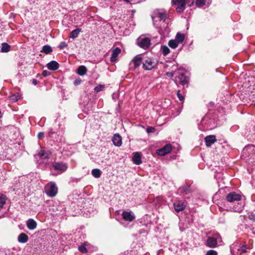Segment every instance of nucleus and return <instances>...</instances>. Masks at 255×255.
Segmentation results:
<instances>
[{"instance_id":"obj_1","label":"nucleus","mask_w":255,"mask_h":255,"mask_svg":"<svg viewBox=\"0 0 255 255\" xmlns=\"http://www.w3.org/2000/svg\"><path fill=\"white\" fill-rule=\"evenodd\" d=\"M243 155L249 162H255V146L251 144L246 146L243 150Z\"/></svg>"},{"instance_id":"obj_2","label":"nucleus","mask_w":255,"mask_h":255,"mask_svg":"<svg viewBox=\"0 0 255 255\" xmlns=\"http://www.w3.org/2000/svg\"><path fill=\"white\" fill-rule=\"evenodd\" d=\"M157 61L154 58L143 56L142 67L145 70H151L157 65Z\"/></svg>"},{"instance_id":"obj_3","label":"nucleus","mask_w":255,"mask_h":255,"mask_svg":"<svg viewBox=\"0 0 255 255\" xmlns=\"http://www.w3.org/2000/svg\"><path fill=\"white\" fill-rule=\"evenodd\" d=\"M44 190L47 196L50 197H54L57 194L58 187L55 182L51 181L45 186Z\"/></svg>"},{"instance_id":"obj_4","label":"nucleus","mask_w":255,"mask_h":255,"mask_svg":"<svg viewBox=\"0 0 255 255\" xmlns=\"http://www.w3.org/2000/svg\"><path fill=\"white\" fill-rule=\"evenodd\" d=\"M227 201L230 203H234L236 201H241L242 196L240 194L235 192H231L228 194L226 197Z\"/></svg>"},{"instance_id":"obj_5","label":"nucleus","mask_w":255,"mask_h":255,"mask_svg":"<svg viewBox=\"0 0 255 255\" xmlns=\"http://www.w3.org/2000/svg\"><path fill=\"white\" fill-rule=\"evenodd\" d=\"M189 0H172L173 3L177 5L176 10L177 12H182L184 9L185 5L188 2Z\"/></svg>"},{"instance_id":"obj_6","label":"nucleus","mask_w":255,"mask_h":255,"mask_svg":"<svg viewBox=\"0 0 255 255\" xmlns=\"http://www.w3.org/2000/svg\"><path fill=\"white\" fill-rule=\"evenodd\" d=\"M220 239L221 237L219 235L216 237H209L206 241V245L209 248H216L217 246L218 240Z\"/></svg>"},{"instance_id":"obj_7","label":"nucleus","mask_w":255,"mask_h":255,"mask_svg":"<svg viewBox=\"0 0 255 255\" xmlns=\"http://www.w3.org/2000/svg\"><path fill=\"white\" fill-rule=\"evenodd\" d=\"M122 216L124 220L129 222L133 221L135 218L134 214L131 211H123L122 214Z\"/></svg>"},{"instance_id":"obj_8","label":"nucleus","mask_w":255,"mask_h":255,"mask_svg":"<svg viewBox=\"0 0 255 255\" xmlns=\"http://www.w3.org/2000/svg\"><path fill=\"white\" fill-rule=\"evenodd\" d=\"M172 150V146L170 144H167L162 148L158 149L156 150V153L159 155L164 156Z\"/></svg>"},{"instance_id":"obj_9","label":"nucleus","mask_w":255,"mask_h":255,"mask_svg":"<svg viewBox=\"0 0 255 255\" xmlns=\"http://www.w3.org/2000/svg\"><path fill=\"white\" fill-rule=\"evenodd\" d=\"M157 18L160 21H162L163 22L166 23H167L166 21L167 19V14L164 12H158L157 13H155L152 16V19L154 22L155 19Z\"/></svg>"},{"instance_id":"obj_10","label":"nucleus","mask_w":255,"mask_h":255,"mask_svg":"<svg viewBox=\"0 0 255 255\" xmlns=\"http://www.w3.org/2000/svg\"><path fill=\"white\" fill-rule=\"evenodd\" d=\"M173 206L176 212L178 213L184 210L186 205L183 201L177 200L174 202Z\"/></svg>"},{"instance_id":"obj_11","label":"nucleus","mask_w":255,"mask_h":255,"mask_svg":"<svg viewBox=\"0 0 255 255\" xmlns=\"http://www.w3.org/2000/svg\"><path fill=\"white\" fill-rule=\"evenodd\" d=\"M53 167L55 170L62 172L65 171L68 168L67 164L63 162H55L53 164Z\"/></svg>"},{"instance_id":"obj_12","label":"nucleus","mask_w":255,"mask_h":255,"mask_svg":"<svg viewBox=\"0 0 255 255\" xmlns=\"http://www.w3.org/2000/svg\"><path fill=\"white\" fill-rule=\"evenodd\" d=\"M216 141V137L214 135H208L205 137V144L207 147H210Z\"/></svg>"},{"instance_id":"obj_13","label":"nucleus","mask_w":255,"mask_h":255,"mask_svg":"<svg viewBox=\"0 0 255 255\" xmlns=\"http://www.w3.org/2000/svg\"><path fill=\"white\" fill-rule=\"evenodd\" d=\"M138 45L143 49H147L150 45V39L149 38H143L138 42Z\"/></svg>"},{"instance_id":"obj_14","label":"nucleus","mask_w":255,"mask_h":255,"mask_svg":"<svg viewBox=\"0 0 255 255\" xmlns=\"http://www.w3.org/2000/svg\"><path fill=\"white\" fill-rule=\"evenodd\" d=\"M133 63L135 68L139 67L141 63L143 64V57H141L138 55L135 56L130 62V64Z\"/></svg>"},{"instance_id":"obj_15","label":"nucleus","mask_w":255,"mask_h":255,"mask_svg":"<svg viewBox=\"0 0 255 255\" xmlns=\"http://www.w3.org/2000/svg\"><path fill=\"white\" fill-rule=\"evenodd\" d=\"M121 52V50L120 48L117 47L112 50V56L110 60L112 62H115L117 60L118 57L120 53Z\"/></svg>"},{"instance_id":"obj_16","label":"nucleus","mask_w":255,"mask_h":255,"mask_svg":"<svg viewBox=\"0 0 255 255\" xmlns=\"http://www.w3.org/2000/svg\"><path fill=\"white\" fill-rule=\"evenodd\" d=\"M112 141L115 145L120 146L122 145V137L119 134H115L112 138Z\"/></svg>"},{"instance_id":"obj_17","label":"nucleus","mask_w":255,"mask_h":255,"mask_svg":"<svg viewBox=\"0 0 255 255\" xmlns=\"http://www.w3.org/2000/svg\"><path fill=\"white\" fill-rule=\"evenodd\" d=\"M178 79L180 84L184 86L188 82V78L184 73H180L178 76Z\"/></svg>"},{"instance_id":"obj_18","label":"nucleus","mask_w":255,"mask_h":255,"mask_svg":"<svg viewBox=\"0 0 255 255\" xmlns=\"http://www.w3.org/2000/svg\"><path fill=\"white\" fill-rule=\"evenodd\" d=\"M132 161L136 165H139L141 163V153L138 152H135L132 157Z\"/></svg>"},{"instance_id":"obj_19","label":"nucleus","mask_w":255,"mask_h":255,"mask_svg":"<svg viewBox=\"0 0 255 255\" xmlns=\"http://www.w3.org/2000/svg\"><path fill=\"white\" fill-rule=\"evenodd\" d=\"M26 226L30 230H34L37 227V223L32 219H29L26 222Z\"/></svg>"},{"instance_id":"obj_20","label":"nucleus","mask_w":255,"mask_h":255,"mask_svg":"<svg viewBox=\"0 0 255 255\" xmlns=\"http://www.w3.org/2000/svg\"><path fill=\"white\" fill-rule=\"evenodd\" d=\"M47 67L51 70H56L59 67V64L55 61H51L47 64Z\"/></svg>"},{"instance_id":"obj_21","label":"nucleus","mask_w":255,"mask_h":255,"mask_svg":"<svg viewBox=\"0 0 255 255\" xmlns=\"http://www.w3.org/2000/svg\"><path fill=\"white\" fill-rule=\"evenodd\" d=\"M247 249V247L246 246H243L237 249V252L234 253V255H245Z\"/></svg>"},{"instance_id":"obj_22","label":"nucleus","mask_w":255,"mask_h":255,"mask_svg":"<svg viewBox=\"0 0 255 255\" xmlns=\"http://www.w3.org/2000/svg\"><path fill=\"white\" fill-rule=\"evenodd\" d=\"M28 240V236L24 233H21L18 237V241L19 243H25Z\"/></svg>"},{"instance_id":"obj_23","label":"nucleus","mask_w":255,"mask_h":255,"mask_svg":"<svg viewBox=\"0 0 255 255\" xmlns=\"http://www.w3.org/2000/svg\"><path fill=\"white\" fill-rule=\"evenodd\" d=\"M211 2L212 0H197L196 4L198 7H201L206 4H209Z\"/></svg>"},{"instance_id":"obj_24","label":"nucleus","mask_w":255,"mask_h":255,"mask_svg":"<svg viewBox=\"0 0 255 255\" xmlns=\"http://www.w3.org/2000/svg\"><path fill=\"white\" fill-rule=\"evenodd\" d=\"M81 31V28H77L72 30L70 33V37L73 39L77 38Z\"/></svg>"},{"instance_id":"obj_25","label":"nucleus","mask_w":255,"mask_h":255,"mask_svg":"<svg viewBox=\"0 0 255 255\" xmlns=\"http://www.w3.org/2000/svg\"><path fill=\"white\" fill-rule=\"evenodd\" d=\"M87 71V69L85 66H80L77 70L78 74L80 76L84 75Z\"/></svg>"},{"instance_id":"obj_26","label":"nucleus","mask_w":255,"mask_h":255,"mask_svg":"<svg viewBox=\"0 0 255 255\" xmlns=\"http://www.w3.org/2000/svg\"><path fill=\"white\" fill-rule=\"evenodd\" d=\"M7 198L5 195L0 194V209L3 207L4 205L6 203Z\"/></svg>"},{"instance_id":"obj_27","label":"nucleus","mask_w":255,"mask_h":255,"mask_svg":"<svg viewBox=\"0 0 255 255\" xmlns=\"http://www.w3.org/2000/svg\"><path fill=\"white\" fill-rule=\"evenodd\" d=\"M92 174L94 177L98 178L101 176L102 171L97 168L93 169L92 170Z\"/></svg>"},{"instance_id":"obj_28","label":"nucleus","mask_w":255,"mask_h":255,"mask_svg":"<svg viewBox=\"0 0 255 255\" xmlns=\"http://www.w3.org/2000/svg\"><path fill=\"white\" fill-rule=\"evenodd\" d=\"M184 35L180 33H177L175 37V40L178 42V43H181L184 41Z\"/></svg>"},{"instance_id":"obj_29","label":"nucleus","mask_w":255,"mask_h":255,"mask_svg":"<svg viewBox=\"0 0 255 255\" xmlns=\"http://www.w3.org/2000/svg\"><path fill=\"white\" fill-rule=\"evenodd\" d=\"M179 43L175 40H170L168 42V45L170 47L175 49L177 47Z\"/></svg>"},{"instance_id":"obj_30","label":"nucleus","mask_w":255,"mask_h":255,"mask_svg":"<svg viewBox=\"0 0 255 255\" xmlns=\"http://www.w3.org/2000/svg\"><path fill=\"white\" fill-rule=\"evenodd\" d=\"M10 47L6 43H3L1 44V51L2 52H7L10 50Z\"/></svg>"},{"instance_id":"obj_31","label":"nucleus","mask_w":255,"mask_h":255,"mask_svg":"<svg viewBox=\"0 0 255 255\" xmlns=\"http://www.w3.org/2000/svg\"><path fill=\"white\" fill-rule=\"evenodd\" d=\"M52 51V48L49 45H44L42 48V52L47 54Z\"/></svg>"},{"instance_id":"obj_32","label":"nucleus","mask_w":255,"mask_h":255,"mask_svg":"<svg viewBox=\"0 0 255 255\" xmlns=\"http://www.w3.org/2000/svg\"><path fill=\"white\" fill-rule=\"evenodd\" d=\"M162 53L164 55H166L170 52L169 48L165 45L162 46L161 47Z\"/></svg>"},{"instance_id":"obj_33","label":"nucleus","mask_w":255,"mask_h":255,"mask_svg":"<svg viewBox=\"0 0 255 255\" xmlns=\"http://www.w3.org/2000/svg\"><path fill=\"white\" fill-rule=\"evenodd\" d=\"M179 190H181L182 192L185 193L186 194H187L189 192V187L186 185L180 188Z\"/></svg>"},{"instance_id":"obj_34","label":"nucleus","mask_w":255,"mask_h":255,"mask_svg":"<svg viewBox=\"0 0 255 255\" xmlns=\"http://www.w3.org/2000/svg\"><path fill=\"white\" fill-rule=\"evenodd\" d=\"M105 88V86L103 85H99L96 87L94 89L96 93H98L100 91H103Z\"/></svg>"},{"instance_id":"obj_35","label":"nucleus","mask_w":255,"mask_h":255,"mask_svg":"<svg viewBox=\"0 0 255 255\" xmlns=\"http://www.w3.org/2000/svg\"><path fill=\"white\" fill-rule=\"evenodd\" d=\"M78 249H79V251L80 252L82 253H87V249L83 245L79 246V248H78Z\"/></svg>"},{"instance_id":"obj_36","label":"nucleus","mask_w":255,"mask_h":255,"mask_svg":"<svg viewBox=\"0 0 255 255\" xmlns=\"http://www.w3.org/2000/svg\"><path fill=\"white\" fill-rule=\"evenodd\" d=\"M243 206L242 205H240V207L238 208H234L233 209V211L234 212L240 213L243 210Z\"/></svg>"},{"instance_id":"obj_37","label":"nucleus","mask_w":255,"mask_h":255,"mask_svg":"<svg viewBox=\"0 0 255 255\" xmlns=\"http://www.w3.org/2000/svg\"><path fill=\"white\" fill-rule=\"evenodd\" d=\"M67 46V44L65 42H61L58 46V47L60 49H63V48L66 47Z\"/></svg>"},{"instance_id":"obj_38","label":"nucleus","mask_w":255,"mask_h":255,"mask_svg":"<svg viewBox=\"0 0 255 255\" xmlns=\"http://www.w3.org/2000/svg\"><path fill=\"white\" fill-rule=\"evenodd\" d=\"M206 255H218V253L214 250H210L206 253Z\"/></svg>"},{"instance_id":"obj_39","label":"nucleus","mask_w":255,"mask_h":255,"mask_svg":"<svg viewBox=\"0 0 255 255\" xmlns=\"http://www.w3.org/2000/svg\"><path fill=\"white\" fill-rule=\"evenodd\" d=\"M155 131V128L154 127H150L146 128V132L147 133L153 132Z\"/></svg>"},{"instance_id":"obj_40","label":"nucleus","mask_w":255,"mask_h":255,"mask_svg":"<svg viewBox=\"0 0 255 255\" xmlns=\"http://www.w3.org/2000/svg\"><path fill=\"white\" fill-rule=\"evenodd\" d=\"M249 219L253 222L255 221V214L251 213L249 215Z\"/></svg>"},{"instance_id":"obj_41","label":"nucleus","mask_w":255,"mask_h":255,"mask_svg":"<svg viewBox=\"0 0 255 255\" xmlns=\"http://www.w3.org/2000/svg\"><path fill=\"white\" fill-rule=\"evenodd\" d=\"M177 96H178V98H179V100L182 101L184 99V97L183 96L181 95V94H180V91H178V92H177Z\"/></svg>"},{"instance_id":"obj_42","label":"nucleus","mask_w":255,"mask_h":255,"mask_svg":"<svg viewBox=\"0 0 255 255\" xmlns=\"http://www.w3.org/2000/svg\"><path fill=\"white\" fill-rule=\"evenodd\" d=\"M10 100L13 102H16L18 100V98L16 96L13 95L10 97Z\"/></svg>"},{"instance_id":"obj_43","label":"nucleus","mask_w":255,"mask_h":255,"mask_svg":"<svg viewBox=\"0 0 255 255\" xmlns=\"http://www.w3.org/2000/svg\"><path fill=\"white\" fill-rule=\"evenodd\" d=\"M44 133L43 132H39L38 134V138L39 139H41L44 137Z\"/></svg>"},{"instance_id":"obj_44","label":"nucleus","mask_w":255,"mask_h":255,"mask_svg":"<svg viewBox=\"0 0 255 255\" xmlns=\"http://www.w3.org/2000/svg\"><path fill=\"white\" fill-rule=\"evenodd\" d=\"M81 83V80L80 79H76L74 81V84L75 85H78Z\"/></svg>"},{"instance_id":"obj_45","label":"nucleus","mask_w":255,"mask_h":255,"mask_svg":"<svg viewBox=\"0 0 255 255\" xmlns=\"http://www.w3.org/2000/svg\"><path fill=\"white\" fill-rule=\"evenodd\" d=\"M39 156L42 158H46L47 157L46 156H45V153L44 152H41L39 154Z\"/></svg>"},{"instance_id":"obj_46","label":"nucleus","mask_w":255,"mask_h":255,"mask_svg":"<svg viewBox=\"0 0 255 255\" xmlns=\"http://www.w3.org/2000/svg\"><path fill=\"white\" fill-rule=\"evenodd\" d=\"M49 75H50V73L48 71L45 70L43 72V75L44 76H47Z\"/></svg>"},{"instance_id":"obj_47","label":"nucleus","mask_w":255,"mask_h":255,"mask_svg":"<svg viewBox=\"0 0 255 255\" xmlns=\"http://www.w3.org/2000/svg\"><path fill=\"white\" fill-rule=\"evenodd\" d=\"M166 75L172 77L174 76V73L173 72H167Z\"/></svg>"},{"instance_id":"obj_48","label":"nucleus","mask_w":255,"mask_h":255,"mask_svg":"<svg viewBox=\"0 0 255 255\" xmlns=\"http://www.w3.org/2000/svg\"><path fill=\"white\" fill-rule=\"evenodd\" d=\"M32 83L34 85H36L37 84V81L36 80V79H33L32 80Z\"/></svg>"},{"instance_id":"obj_49","label":"nucleus","mask_w":255,"mask_h":255,"mask_svg":"<svg viewBox=\"0 0 255 255\" xmlns=\"http://www.w3.org/2000/svg\"><path fill=\"white\" fill-rule=\"evenodd\" d=\"M1 118V112H0V118Z\"/></svg>"}]
</instances>
